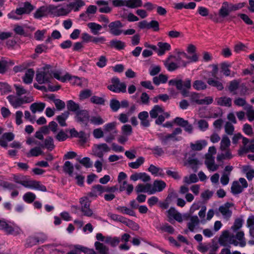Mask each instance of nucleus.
I'll use <instances>...</instances> for the list:
<instances>
[{"label":"nucleus","instance_id":"f257e3e1","mask_svg":"<svg viewBox=\"0 0 254 254\" xmlns=\"http://www.w3.org/2000/svg\"><path fill=\"white\" fill-rule=\"evenodd\" d=\"M231 144L230 139L226 135H224L220 142V150L223 152L217 155V160L220 162L223 160L230 159L233 155L229 148Z\"/></svg>","mask_w":254,"mask_h":254},{"label":"nucleus","instance_id":"f03ea898","mask_svg":"<svg viewBox=\"0 0 254 254\" xmlns=\"http://www.w3.org/2000/svg\"><path fill=\"white\" fill-rule=\"evenodd\" d=\"M54 77L62 82H65L67 80H69L71 84L79 86H83L87 83L85 78L71 76L68 73H66L64 75H62V72L60 71H55L54 73Z\"/></svg>","mask_w":254,"mask_h":254},{"label":"nucleus","instance_id":"7ed1b4c3","mask_svg":"<svg viewBox=\"0 0 254 254\" xmlns=\"http://www.w3.org/2000/svg\"><path fill=\"white\" fill-rule=\"evenodd\" d=\"M55 72H52L50 65H47L37 72L36 80L40 84L50 82Z\"/></svg>","mask_w":254,"mask_h":254},{"label":"nucleus","instance_id":"20e7f679","mask_svg":"<svg viewBox=\"0 0 254 254\" xmlns=\"http://www.w3.org/2000/svg\"><path fill=\"white\" fill-rule=\"evenodd\" d=\"M173 58L175 59L176 63L180 67H185L190 62H196L198 60L196 54H193L192 56L188 55L186 53L180 51H177L176 56H173Z\"/></svg>","mask_w":254,"mask_h":254},{"label":"nucleus","instance_id":"39448f33","mask_svg":"<svg viewBox=\"0 0 254 254\" xmlns=\"http://www.w3.org/2000/svg\"><path fill=\"white\" fill-rule=\"evenodd\" d=\"M80 204V210L82 215L88 217H92L98 219L100 217L94 212V211L90 208L91 201L87 196L81 197L79 200Z\"/></svg>","mask_w":254,"mask_h":254},{"label":"nucleus","instance_id":"423d86ee","mask_svg":"<svg viewBox=\"0 0 254 254\" xmlns=\"http://www.w3.org/2000/svg\"><path fill=\"white\" fill-rule=\"evenodd\" d=\"M0 230H3L7 234L13 236H17L23 233L22 229L17 225L7 223L2 220H0Z\"/></svg>","mask_w":254,"mask_h":254},{"label":"nucleus","instance_id":"0eeeda50","mask_svg":"<svg viewBox=\"0 0 254 254\" xmlns=\"http://www.w3.org/2000/svg\"><path fill=\"white\" fill-rule=\"evenodd\" d=\"M244 5V3H239L234 4L225 1L222 3L221 7L219 10V14L220 16L224 18L227 16L231 12L237 10L243 7Z\"/></svg>","mask_w":254,"mask_h":254},{"label":"nucleus","instance_id":"6e6552de","mask_svg":"<svg viewBox=\"0 0 254 254\" xmlns=\"http://www.w3.org/2000/svg\"><path fill=\"white\" fill-rule=\"evenodd\" d=\"M23 187L32 190L46 191V187L40 182L29 179L27 176L24 178L22 185Z\"/></svg>","mask_w":254,"mask_h":254},{"label":"nucleus","instance_id":"1a4fd4ad","mask_svg":"<svg viewBox=\"0 0 254 254\" xmlns=\"http://www.w3.org/2000/svg\"><path fill=\"white\" fill-rule=\"evenodd\" d=\"M219 242L221 245L224 246H226L228 244L238 246L237 240L235 239L234 234H230L228 231L223 232L220 237Z\"/></svg>","mask_w":254,"mask_h":254},{"label":"nucleus","instance_id":"9d476101","mask_svg":"<svg viewBox=\"0 0 254 254\" xmlns=\"http://www.w3.org/2000/svg\"><path fill=\"white\" fill-rule=\"evenodd\" d=\"M111 83V85L108 86V88L110 90L115 93H125L126 92V85L124 82H120L118 78H112Z\"/></svg>","mask_w":254,"mask_h":254},{"label":"nucleus","instance_id":"9b49d317","mask_svg":"<svg viewBox=\"0 0 254 254\" xmlns=\"http://www.w3.org/2000/svg\"><path fill=\"white\" fill-rule=\"evenodd\" d=\"M248 187L246 180L244 178H240L238 181L233 182L231 190L233 194H238L241 193L244 189Z\"/></svg>","mask_w":254,"mask_h":254},{"label":"nucleus","instance_id":"f8f14e48","mask_svg":"<svg viewBox=\"0 0 254 254\" xmlns=\"http://www.w3.org/2000/svg\"><path fill=\"white\" fill-rule=\"evenodd\" d=\"M7 98L9 102L14 108H17L24 103H29L33 101L31 97H24V98H18L12 95L8 96Z\"/></svg>","mask_w":254,"mask_h":254},{"label":"nucleus","instance_id":"ddd939ff","mask_svg":"<svg viewBox=\"0 0 254 254\" xmlns=\"http://www.w3.org/2000/svg\"><path fill=\"white\" fill-rule=\"evenodd\" d=\"M124 25L120 20L111 22L108 25L110 33L114 36H119L123 34L122 28Z\"/></svg>","mask_w":254,"mask_h":254},{"label":"nucleus","instance_id":"4468645a","mask_svg":"<svg viewBox=\"0 0 254 254\" xmlns=\"http://www.w3.org/2000/svg\"><path fill=\"white\" fill-rule=\"evenodd\" d=\"M51 8L52 11V15L54 16H64L69 13L70 8L68 4L64 6H56L53 5H51Z\"/></svg>","mask_w":254,"mask_h":254},{"label":"nucleus","instance_id":"2eb2a0df","mask_svg":"<svg viewBox=\"0 0 254 254\" xmlns=\"http://www.w3.org/2000/svg\"><path fill=\"white\" fill-rule=\"evenodd\" d=\"M110 150V148L108 145L106 143H101L100 144L96 145L94 146L93 152L94 154L98 157L103 160L104 153L108 152Z\"/></svg>","mask_w":254,"mask_h":254},{"label":"nucleus","instance_id":"dca6fc26","mask_svg":"<svg viewBox=\"0 0 254 254\" xmlns=\"http://www.w3.org/2000/svg\"><path fill=\"white\" fill-rule=\"evenodd\" d=\"M49 14H52L51 5L39 7L34 13V16L35 18L41 19L42 17H46Z\"/></svg>","mask_w":254,"mask_h":254},{"label":"nucleus","instance_id":"f3484780","mask_svg":"<svg viewBox=\"0 0 254 254\" xmlns=\"http://www.w3.org/2000/svg\"><path fill=\"white\" fill-rule=\"evenodd\" d=\"M233 206V204L227 202L219 207V211L221 213L224 218L229 219L232 216V212L230 208Z\"/></svg>","mask_w":254,"mask_h":254},{"label":"nucleus","instance_id":"a211bd4d","mask_svg":"<svg viewBox=\"0 0 254 254\" xmlns=\"http://www.w3.org/2000/svg\"><path fill=\"white\" fill-rule=\"evenodd\" d=\"M76 118L78 122L87 125L89 120V114L87 110H79L76 113Z\"/></svg>","mask_w":254,"mask_h":254},{"label":"nucleus","instance_id":"6ab92c4d","mask_svg":"<svg viewBox=\"0 0 254 254\" xmlns=\"http://www.w3.org/2000/svg\"><path fill=\"white\" fill-rule=\"evenodd\" d=\"M204 163L210 171H215L219 168V165L215 163L214 157H209V155H205Z\"/></svg>","mask_w":254,"mask_h":254},{"label":"nucleus","instance_id":"aec40b11","mask_svg":"<svg viewBox=\"0 0 254 254\" xmlns=\"http://www.w3.org/2000/svg\"><path fill=\"white\" fill-rule=\"evenodd\" d=\"M108 216L114 221L120 222L124 224H126L127 225H129L131 224H133V225H135L136 226H137L136 224L133 222L132 221H130V220L127 219V218H126L125 217H124L122 216H121V215H118L116 214H114L112 213H108Z\"/></svg>","mask_w":254,"mask_h":254},{"label":"nucleus","instance_id":"412c9836","mask_svg":"<svg viewBox=\"0 0 254 254\" xmlns=\"http://www.w3.org/2000/svg\"><path fill=\"white\" fill-rule=\"evenodd\" d=\"M157 54L159 56L164 55L166 52L170 51L171 48L170 44L162 42H159L157 43Z\"/></svg>","mask_w":254,"mask_h":254},{"label":"nucleus","instance_id":"4be33fe9","mask_svg":"<svg viewBox=\"0 0 254 254\" xmlns=\"http://www.w3.org/2000/svg\"><path fill=\"white\" fill-rule=\"evenodd\" d=\"M166 183L161 180H155L151 185V190L153 191V194L156 192L162 191L166 187Z\"/></svg>","mask_w":254,"mask_h":254},{"label":"nucleus","instance_id":"5701e85b","mask_svg":"<svg viewBox=\"0 0 254 254\" xmlns=\"http://www.w3.org/2000/svg\"><path fill=\"white\" fill-rule=\"evenodd\" d=\"M105 190V187L100 185H97L93 186L91 190L88 194L90 197H97L101 194Z\"/></svg>","mask_w":254,"mask_h":254},{"label":"nucleus","instance_id":"b1692460","mask_svg":"<svg viewBox=\"0 0 254 254\" xmlns=\"http://www.w3.org/2000/svg\"><path fill=\"white\" fill-rule=\"evenodd\" d=\"M135 190L137 193L146 192L148 194H153V191L151 190V185L150 184H138L135 188Z\"/></svg>","mask_w":254,"mask_h":254},{"label":"nucleus","instance_id":"393cba45","mask_svg":"<svg viewBox=\"0 0 254 254\" xmlns=\"http://www.w3.org/2000/svg\"><path fill=\"white\" fill-rule=\"evenodd\" d=\"M167 212L169 217L173 218L179 222L183 221L181 213L179 212L174 207H171Z\"/></svg>","mask_w":254,"mask_h":254},{"label":"nucleus","instance_id":"a878e982","mask_svg":"<svg viewBox=\"0 0 254 254\" xmlns=\"http://www.w3.org/2000/svg\"><path fill=\"white\" fill-rule=\"evenodd\" d=\"M148 113L146 111L141 112L139 113L138 117L141 121V125L144 127H148L150 126V123L148 120Z\"/></svg>","mask_w":254,"mask_h":254},{"label":"nucleus","instance_id":"bb28decb","mask_svg":"<svg viewBox=\"0 0 254 254\" xmlns=\"http://www.w3.org/2000/svg\"><path fill=\"white\" fill-rule=\"evenodd\" d=\"M173 56L170 55L167 60L165 62L164 65L167 69L170 71H173L180 67L179 65L176 63L170 62V61L173 58Z\"/></svg>","mask_w":254,"mask_h":254},{"label":"nucleus","instance_id":"cd10ccee","mask_svg":"<svg viewBox=\"0 0 254 254\" xmlns=\"http://www.w3.org/2000/svg\"><path fill=\"white\" fill-rule=\"evenodd\" d=\"M235 239L237 240L238 245L242 247H244L246 246V242L244 238V233L243 231H236L234 232Z\"/></svg>","mask_w":254,"mask_h":254},{"label":"nucleus","instance_id":"c85d7f7f","mask_svg":"<svg viewBox=\"0 0 254 254\" xmlns=\"http://www.w3.org/2000/svg\"><path fill=\"white\" fill-rule=\"evenodd\" d=\"M94 246L97 253L96 254H109V248L103 244L96 242Z\"/></svg>","mask_w":254,"mask_h":254},{"label":"nucleus","instance_id":"c756f323","mask_svg":"<svg viewBox=\"0 0 254 254\" xmlns=\"http://www.w3.org/2000/svg\"><path fill=\"white\" fill-rule=\"evenodd\" d=\"M35 72L33 69L30 68L26 70L25 75L22 77L24 83L29 84L32 82Z\"/></svg>","mask_w":254,"mask_h":254},{"label":"nucleus","instance_id":"7c9ffc66","mask_svg":"<svg viewBox=\"0 0 254 254\" xmlns=\"http://www.w3.org/2000/svg\"><path fill=\"white\" fill-rule=\"evenodd\" d=\"M96 3L100 6L99 11L101 13H109L111 11V8L108 6V2L104 0H98Z\"/></svg>","mask_w":254,"mask_h":254},{"label":"nucleus","instance_id":"2f4dec72","mask_svg":"<svg viewBox=\"0 0 254 254\" xmlns=\"http://www.w3.org/2000/svg\"><path fill=\"white\" fill-rule=\"evenodd\" d=\"M217 104L222 106L230 107L232 105V99L228 97L223 96L216 99Z\"/></svg>","mask_w":254,"mask_h":254},{"label":"nucleus","instance_id":"473e14b6","mask_svg":"<svg viewBox=\"0 0 254 254\" xmlns=\"http://www.w3.org/2000/svg\"><path fill=\"white\" fill-rule=\"evenodd\" d=\"M46 104L44 103L39 102L34 103L30 106V109L31 112L35 114L36 112H42L45 108Z\"/></svg>","mask_w":254,"mask_h":254},{"label":"nucleus","instance_id":"72a5a7b5","mask_svg":"<svg viewBox=\"0 0 254 254\" xmlns=\"http://www.w3.org/2000/svg\"><path fill=\"white\" fill-rule=\"evenodd\" d=\"M207 143L205 140L196 141L195 143H190V147L193 150L199 151L206 146Z\"/></svg>","mask_w":254,"mask_h":254},{"label":"nucleus","instance_id":"f704fd0d","mask_svg":"<svg viewBox=\"0 0 254 254\" xmlns=\"http://www.w3.org/2000/svg\"><path fill=\"white\" fill-rule=\"evenodd\" d=\"M199 219L197 216H193L190 217V221L188 223L187 226L189 230L193 232L196 226L199 224Z\"/></svg>","mask_w":254,"mask_h":254},{"label":"nucleus","instance_id":"c9c22d12","mask_svg":"<svg viewBox=\"0 0 254 254\" xmlns=\"http://www.w3.org/2000/svg\"><path fill=\"white\" fill-rule=\"evenodd\" d=\"M163 112L164 109L161 106L159 105H155L153 108L150 111L149 114L151 118L155 119Z\"/></svg>","mask_w":254,"mask_h":254},{"label":"nucleus","instance_id":"e433bc0d","mask_svg":"<svg viewBox=\"0 0 254 254\" xmlns=\"http://www.w3.org/2000/svg\"><path fill=\"white\" fill-rule=\"evenodd\" d=\"M69 115V112L66 111L57 117L56 119L61 126L66 127L67 126L65 121L68 118Z\"/></svg>","mask_w":254,"mask_h":254},{"label":"nucleus","instance_id":"4c0bfd02","mask_svg":"<svg viewBox=\"0 0 254 254\" xmlns=\"http://www.w3.org/2000/svg\"><path fill=\"white\" fill-rule=\"evenodd\" d=\"M41 147L46 148L49 151H52L55 148L54 140L52 137L48 136L44 140V144H42Z\"/></svg>","mask_w":254,"mask_h":254},{"label":"nucleus","instance_id":"58836bf2","mask_svg":"<svg viewBox=\"0 0 254 254\" xmlns=\"http://www.w3.org/2000/svg\"><path fill=\"white\" fill-rule=\"evenodd\" d=\"M85 3L82 0H76L75 1L68 4L70 11L73 9L74 11H78L79 8L84 5Z\"/></svg>","mask_w":254,"mask_h":254},{"label":"nucleus","instance_id":"ea45409f","mask_svg":"<svg viewBox=\"0 0 254 254\" xmlns=\"http://www.w3.org/2000/svg\"><path fill=\"white\" fill-rule=\"evenodd\" d=\"M87 26L90 29L91 33L94 35L98 34L99 31L102 29L101 25L95 22L88 23Z\"/></svg>","mask_w":254,"mask_h":254},{"label":"nucleus","instance_id":"a19ab883","mask_svg":"<svg viewBox=\"0 0 254 254\" xmlns=\"http://www.w3.org/2000/svg\"><path fill=\"white\" fill-rule=\"evenodd\" d=\"M117 123L116 122H112L106 124L104 126V129L105 133L106 134L107 132H114L117 133L118 131L116 129Z\"/></svg>","mask_w":254,"mask_h":254},{"label":"nucleus","instance_id":"79ce46f5","mask_svg":"<svg viewBox=\"0 0 254 254\" xmlns=\"http://www.w3.org/2000/svg\"><path fill=\"white\" fill-rule=\"evenodd\" d=\"M243 172L249 181H252L254 178V170L250 166H245L243 168Z\"/></svg>","mask_w":254,"mask_h":254},{"label":"nucleus","instance_id":"37998d69","mask_svg":"<svg viewBox=\"0 0 254 254\" xmlns=\"http://www.w3.org/2000/svg\"><path fill=\"white\" fill-rule=\"evenodd\" d=\"M145 162V158L143 157H139L135 162H130L128 164V166L131 168L136 169L139 168Z\"/></svg>","mask_w":254,"mask_h":254},{"label":"nucleus","instance_id":"c03bdc74","mask_svg":"<svg viewBox=\"0 0 254 254\" xmlns=\"http://www.w3.org/2000/svg\"><path fill=\"white\" fill-rule=\"evenodd\" d=\"M156 228L162 232H167L169 234H173L175 231L174 228L168 223L161 225L160 226L157 227Z\"/></svg>","mask_w":254,"mask_h":254},{"label":"nucleus","instance_id":"a18cd8bd","mask_svg":"<svg viewBox=\"0 0 254 254\" xmlns=\"http://www.w3.org/2000/svg\"><path fill=\"white\" fill-rule=\"evenodd\" d=\"M39 241L40 239L38 235L31 236L27 238L25 245L26 247H31L37 244Z\"/></svg>","mask_w":254,"mask_h":254},{"label":"nucleus","instance_id":"49530a36","mask_svg":"<svg viewBox=\"0 0 254 254\" xmlns=\"http://www.w3.org/2000/svg\"><path fill=\"white\" fill-rule=\"evenodd\" d=\"M149 172H150L152 175L155 176H163V170L159 167H157L152 164L150 165L148 169Z\"/></svg>","mask_w":254,"mask_h":254},{"label":"nucleus","instance_id":"de8ad7c7","mask_svg":"<svg viewBox=\"0 0 254 254\" xmlns=\"http://www.w3.org/2000/svg\"><path fill=\"white\" fill-rule=\"evenodd\" d=\"M110 46L118 50L124 49L126 46L125 43L120 40H112L110 42Z\"/></svg>","mask_w":254,"mask_h":254},{"label":"nucleus","instance_id":"09e8293b","mask_svg":"<svg viewBox=\"0 0 254 254\" xmlns=\"http://www.w3.org/2000/svg\"><path fill=\"white\" fill-rule=\"evenodd\" d=\"M167 79L168 76L167 75L160 74L159 76L153 77V82L155 85H159L160 84L166 83Z\"/></svg>","mask_w":254,"mask_h":254},{"label":"nucleus","instance_id":"8fccbe9b","mask_svg":"<svg viewBox=\"0 0 254 254\" xmlns=\"http://www.w3.org/2000/svg\"><path fill=\"white\" fill-rule=\"evenodd\" d=\"M168 84L170 86H175L179 90L183 89V80L182 79L174 78L169 81Z\"/></svg>","mask_w":254,"mask_h":254},{"label":"nucleus","instance_id":"3c124183","mask_svg":"<svg viewBox=\"0 0 254 254\" xmlns=\"http://www.w3.org/2000/svg\"><path fill=\"white\" fill-rule=\"evenodd\" d=\"M207 83L209 85L216 87L219 90H222L224 88L222 83L220 81L212 78H208Z\"/></svg>","mask_w":254,"mask_h":254},{"label":"nucleus","instance_id":"603ef678","mask_svg":"<svg viewBox=\"0 0 254 254\" xmlns=\"http://www.w3.org/2000/svg\"><path fill=\"white\" fill-rule=\"evenodd\" d=\"M142 5V0H127V6L131 8L140 7Z\"/></svg>","mask_w":254,"mask_h":254},{"label":"nucleus","instance_id":"864d4df0","mask_svg":"<svg viewBox=\"0 0 254 254\" xmlns=\"http://www.w3.org/2000/svg\"><path fill=\"white\" fill-rule=\"evenodd\" d=\"M116 209L119 212L124 214H127L130 216H134V212L131 209L126 206H119Z\"/></svg>","mask_w":254,"mask_h":254},{"label":"nucleus","instance_id":"5fc2aeb1","mask_svg":"<svg viewBox=\"0 0 254 254\" xmlns=\"http://www.w3.org/2000/svg\"><path fill=\"white\" fill-rule=\"evenodd\" d=\"M67 108L69 111L75 112L79 111V105L72 100H69L67 102Z\"/></svg>","mask_w":254,"mask_h":254},{"label":"nucleus","instance_id":"6e6d98bb","mask_svg":"<svg viewBox=\"0 0 254 254\" xmlns=\"http://www.w3.org/2000/svg\"><path fill=\"white\" fill-rule=\"evenodd\" d=\"M157 135L162 145H167L168 144L170 141V138L168 134H166L163 133H158Z\"/></svg>","mask_w":254,"mask_h":254},{"label":"nucleus","instance_id":"4d7b16f0","mask_svg":"<svg viewBox=\"0 0 254 254\" xmlns=\"http://www.w3.org/2000/svg\"><path fill=\"white\" fill-rule=\"evenodd\" d=\"M198 180L196 175L192 174L190 176H185L184 178L183 182L187 184H190L197 182Z\"/></svg>","mask_w":254,"mask_h":254},{"label":"nucleus","instance_id":"13d9d810","mask_svg":"<svg viewBox=\"0 0 254 254\" xmlns=\"http://www.w3.org/2000/svg\"><path fill=\"white\" fill-rule=\"evenodd\" d=\"M120 240L118 237H112L107 236L106 243L110 245L112 247H116L120 243Z\"/></svg>","mask_w":254,"mask_h":254},{"label":"nucleus","instance_id":"bf43d9fd","mask_svg":"<svg viewBox=\"0 0 254 254\" xmlns=\"http://www.w3.org/2000/svg\"><path fill=\"white\" fill-rule=\"evenodd\" d=\"M36 195L31 192H27L23 196L24 201L28 203H31L36 199Z\"/></svg>","mask_w":254,"mask_h":254},{"label":"nucleus","instance_id":"052dcab7","mask_svg":"<svg viewBox=\"0 0 254 254\" xmlns=\"http://www.w3.org/2000/svg\"><path fill=\"white\" fill-rule=\"evenodd\" d=\"M42 153L43 151L40 147H35L30 150L29 152L27 154V156L28 157L38 156L39 155L42 154Z\"/></svg>","mask_w":254,"mask_h":254},{"label":"nucleus","instance_id":"680f3d73","mask_svg":"<svg viewBox=\"0 0 254 254\" xmlns=\"http://www.w3.org/2000/svg\"><path fill=\"white\" fill-rule=\"evenodd\" d=\"M246 116L250 122L254 121V109L251 105H248L246 108Z\"/></svg>","mask_w":254,"mask_h":254},{"label":"nucleus","instance_id":"e2e57ef3","mask_svg":"<svg viewBox=\"0 0 254 254\" xmlns=\"http://www.w3.org/2000/svg\"><path fill=\"white\" fill-rule=\"evenodd\" d=\"M194 89L197 90L205 89L207 87L206 84L203 81L199 80H195L192 85Z\"/></svg>","mask_w":254,"mask_h":254},{"label":"nucleus","instance_id":"0e129e2a","mask_svg":"<svg viewBox=\"0 0 254 254\" xmlns=\"http://www.w3.org/2000/svg\"><path fill=\"white\" fill-rule=\"evenodd\" d=\"M63 169L64 172L71 175L73 172L74 167L70 162L67 161L64 164Z\"/></svg>","mask_w":254,"mask_h":254},{"label":"nucleus","instance_id":"69168bd1","mask_svg":"<svg viewBox=\"0 0 254 254\" xmlns=\"http://www.w3.org/2000/svg\"><path fill=\"white\" fill-rule=\"evenodd\" d=\"M200 95L195 92H190V100L191 103H195L198 105V103L200 102Z\"/></svg>","mask_w":254,"mask_h":254},{"label":"nucleus","instance_id":"338daca9","mask_svg":"<svg viewBox=\"0 0 254 254\" xmlns=\"http://www.w3.org/2000/svg\"><path fill=\"white\" fill-rule=\"evenodd\" d=\"M90 121L91 124L95 125H101L105 123V121L99 116H92Z\"/></svg>","mask_w":254,"mask_h":254},{"label":"nucleus","instance_id":"774afa93","mask_svg":"<svg viewBox=\"0 0 254 254\" xmlns=\"http://www.w3.org/2000/svg\"><path fill=\"white\" fill-rule=\"evenodd\" d=\"M251 151L254 152V144H252L249 146H242L239 150V154L241 155L244 153H247Z\"/></svg>","mask_w":254,"mask_h":254}]
</instances>
